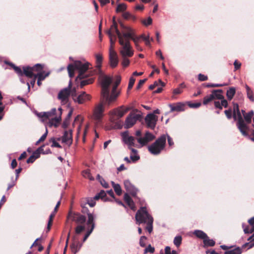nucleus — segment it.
Masks as SVG:
<instances>
[{
    "label": "nucleus",
    "instance_id": "obj_1",
    "mask_svg": "<svg viewBox=\"0 0 254 254\" xmlns=\"http://www.w3.org/2000/svg\"><path fill=\"white\" fill-rule=\"evenodd\" d=\"M101 87V96L105 103L110 105L115 102L121 93V90L118 88L121 81L120 76H116V80L110 91V85L113 82V77L101 73L99 77Z\"/></svg>",
    "mask_w": 254,
    "mask_h": 254
},
{
    "label": "nucleus",
    "instance_id": "obj_2",
    "mask_svg": "<svg viewBox=\"0 0 254 254\" xmlns=\"http://www.w3.org/2000/svg\"><path fill=\"white\" fill-rule=\"evenodd\" d=\"M90 63L88 62H82L80 61H76L73 64H69L67 66V71L69 76L71 78L74 76V70L78 71V75L76 77V80L78 78L81 79L87 77L88 73H86V71L90 68Z\"/></svg>",
    "mask_w": 254,
    "mask_h": 254
},
{
    "label": "nucleus",
    "instance_id": "obj_3",
    "mask_svg": "<svg viewBox=\"0 0 254 254\" xmlns=\"http://www.w3.org/2000/svg\"><path fill=\"white\" fill-rule=\"evenodd\" d=\"M166 136L163 134L159 137L153 143L148 146L149 151L153 155H158L161 153L165 146Z\"/></svg>",
    "mask_w": 254,
    "mask_h": 254
},
{
    "label": "nucleus",
    "instance_id": "obj_4",
    "mask_svg": "<svg viewBox=\"0 0 254 254\" xmlns=\"http://www.w3.org/2000/svg\"><path fill=\"white\" fill-rule=\"evenodd\" d=\"M119 42L121 46L120 54L122 58L131 57L133 55L134 51L130 45V41L123 38H120Z\"/></svg>",
    "mask_w": 254,
    "mask_h": 254
},
{
    "label": "nucleus",
    "instance_id": "obj_5",
    "mask_svg": "<svg viewBox=\"0 0 254 254\" xmlns=\"http://www.w3.org/2000/svg\"><path fill=\"white\" fill-rule=\"evenodd\" d=\"M234 112H237L238 117V122L237 126L242 134L245 136H248L247 130H248V127L245 124L239 109V106L237 104L234 105Z\"/></svg>",
    "mask_w": 254,
    "mask_h": 254
},
{
    "label": "nucleus",
    "instance_id": "obj_6",
    "mask_svg": "<svg viewBox=\"0 0 254 254\" xmlns=\"http://www.w3.org/2000/svg\"><path fill=\"white\" fill-rule=\"evenodd\" d=\"M136 223L138 225L141 223H145L149 221L150 218H153L147 212L145 207H141L135 214Z\"/></svg>",
    "mask_w": 254,
    "mask_h": 254
},
{
    "label": "nucleus",
    "instance_id": "obj_7",
    "mask_svg": "<svg viewBox=\"0 0 254 254\" xmlns=\"http://www.w3.org/2000/svg\"><path fill=\"white\" fill-rule=\"evenodd\" d=\"M71 87V80H70L68 86L62 89L58 95V99L60 101L62 105H65L68 103L70 93L69 88Z\"/></svg>",
    "mask_w": 254,
    "mask_h": 254
},
{
    "label": "nucleus",
    "instance_id": "obj_8",
    "mask_svg": "<svg viewBox=\"0 0 254 254\" xmlns=\"http://www.w3.org/2000/svg\"><path fill=\"white\" fill-rule=\"evenodd\" d=\"M121 26L126 30V32L124 33V38L129 41L131 39L134 42L136 47H137L140 37L135 35L133 30L131 28L126 26L122 23H121Z\"/></svg>",
    "mask_w": 254,
    "mask_h": 254
},
{
    "label": "nucleus",
    "instance_id": "obj_9",
    "mask_svg": "<svg viewBox=\"0 0 254 254\" xmlns=\"http://www.w3.org/2000/svg\"><path fill=\"white\" fill-rule=\"evenodd\" d=\"M23 75H25L26 77L29 78H33L34 76L33 72L34 71H39L42 70L43 68V65L40 64H37L34 66L30 67L29 66H23Z\"/></svg>",
    "mask_w": 254,
    "mask_h": 254
},
{
    "label": "nucleus",
    "instance_id": "obj_10",
    "mask_svg": "<svg viewBox=\"0 0 254 254\" xmlns=\"http://www.w3.org/2000/svg\"><path fill=\"white\" fill-rule=\"evenodd\" d=\"M104 106L103 102H101L97 104L94 110L93 119L96 123H99L104 115Z\"/></svg>",
    "mask_w": 254,
    "mask_h": 254
},
{
    "label": "nucleus",
    "instance_id": "obj_11",
    "mask_svg": "<svg viewBox=\"0 0 254 254\" xmlns=\"http://www.w3.org/2000/svg\"><path fill=\"white\" fill-rule=\"evenodd\" d=\"M155 138V136L149 131H146L143 137L137 138V141L139 144V147H141L146 145L148 142Z\"/></svg>",
    "mask_w": 254,
    "mask_h": 254
},
{
    "label": "nucleus",
    "instance_id": "obj_12",
    "mask_svg": "<svg viewBox=\"0 0 254 254\" xmlns=\"http://www.w3.org/2000/svg\"><path fill=\"white\" fill-rule=\"evenodd\" d=\"M122 138L124 142L126 144L128 148L130 150L134 149L132 147L137 146L135 144V138L132 136H129L127 131L122 133Z\"/></svg>",
    "mask_w": 254,
    "mask_h": 254
},
{
    "label": "nucleus",
    "instance_id": "obj_13",
    "mask_svg": "<svg viewBox=\"0 0 254 254\" xmlns=\"http://www.w3.org/2000/svg\"><path fill=\"white\" fill-rule=\"evenodd\" d=\"M141 117L139 114H130L127 117L125 123V127L128 128L132 127Z\"/></svg>",
    "mask_w": 254,
    "mask_h": 254
},
{
    "label": "nucleus",
    "instance_id": "obj_14",
    "mask_svg": "<svg viewBox=\"0 0 254 254\" xmlns=\"http://www.w3.org/2000/svg\"><path fill=\"white\" fill-rule=\"evenodd\" d=\"M158 117L154 114H148L145 118V122L147 127L153 129L156 125Z\"/></svg>",
    "mask_w": 254,
    "mask_h": 254
},
{
    "label": "nucleus",
    "instance_id": "obj_15",
    "mask_svg": "<svg viewBox=\"0 0 254 254\" xmlns=\"http://www.w3.org/2000/svg\"><path fill=\"white\" fill-rule=\"evenodd\" d=\"M124 186L126 190L131 195L135 197L138 190L129 180H127L124 181Z\"/></svg>",
    "mask_w": 254,
    "mask_h": 254
},
{
    "label": "nucleus",
    "instance_id": "obj_16",
    "mask_svg": "<svg viewBox=\"0 0 254 254\" xmlns=\"http://www.w3.org/2000/svg\"><path fill=\"white\" fill-rule=\"evenodd\" d=\"M62 142L68 145H70L72 143V130H65L64 132L63 136L61 138Z\"/></svg>",
    "mask_w": 254,
    "mask_h": 254
},
{
    "label": "nucleus",
    "instance_id": "obj_17",
    "mask_svg": "<svg viewBox=\"0 0 254 254\" xmlns=\"http://www.w3.org/2000/svg\"><path fill=\"white\" fill-rule=\"evenodd\" d=\"M90 99L91 97L89 94L85 92H82L78 96H77L73 101L75 103L82 104L86 101L90 100Z\"/></svg>",
    "mask_w": 254,
    "mask_h": 254
},
{
    "label": "nucleus",
    "instance_id": "obj_18",
    "mask_svg": "<svg viewBox=\"0 0 254 254\" xmlns=\"http://www.w3.org/2000/svg\"><path fill=\"white\" fill-rule=\"evenodd\" d=\"M109 61L112 67H115L119 63V59L116 52H111L109 53Z\"/></svg>",
    "mask_w": 254,
    "mask_h": 254
},
{
    "label": "nucleus",
    "instance_id": "obj_19",
    "mask_svg": "<svg viewBox=\"0 0 254 254\" xmlns=\"http://www.w3.org/2000/svg\"><path fill=\"white\" fill-rule=\"evenodd\" d=\"M123 29L124 30V31H123L122 33H121L117 28V24L115 21V17H114L113 24L111 25V28L109 31H110L112 34L113 32H115L118 36L119 40H120V38H124V33L126 32V30L124 28Z\"/></svg>",
    "mask_w": 254,
    "mask_h": 254
},
{
    "label": "nucleus",
    "instance_id": "obj_20",
    "mask_svg": "<svg viewBox=\"0 0 254 254\" xmlns=\"http://www.w3.org/2000/svg\"><path fill=\"white\" fill-rule=\"evenodd\" d=\"M5 63L6 64H9L14 69L15 71L18 75L20 82L22 83H25V82L23 78V72H22V70H21V69L19 67L15 66L13 64H12L11 63H9L7 61H5Z\"/></svg>",
    "mask_w": 254,
    "mask_h": 254
},
{
    "label": "nucleus",
    "instance_id": "obj_21",
    "mask_svg": "<svg viewBox=\"0 0 254 254\" xmlns=\"http://www.w3.org/2000/svg\"><path fill=\"white\" fill-rule=\"evenodd\" d=\"M70 217L72 221L80 224H84L86 220L85 216L80 214H74L71 215Z\"/></svg>",
    "mask_w": 254,
    "mask_h": 254
},
{
    "label": "nucleus",
    "instance_id": "obj_22",
    "mask_svg": "<svg viewBox=\"0 0 254 254\" xmlns=\"http://www.w3.org/2000/svg\"><path fill=\"white\" fill-rule=\"evenodd\" d=\"M248 222L251 226V229H249V226H246L244 224H243L242 225V227L245 234L252 233L253 232H254V217L250 219L248 221Z\"/></svg>",
    "mask_w": 254,
    "mask_h": 254
},
{
    "label": "nucleus",
    "instance_id": "obj_23",
    "mask_svg": "<svg viewBox=\"0 0 254 254\" xmlns=\"http://www.w3.org/2000/svg\"><path fill=\"white\" fill-rule=\"evenodd\" d=\"M169 106L171 109V112L184 111V105L181 103H178L176 105L169 104Z\"/></svg>",
    "mask_w": 254,
    "mask_h": 254
},
{
    "label": "nucleus",
    "instance_id": "obj_24",
    "mask_svg": "<svg viewBox=\"0 0 254 254\" xmlns=\"http://www.w3.org/2000/svg\"><path fill=\"white\" fill-rule=\"evenodd\" d=\"M124 200L131 209L135 210L134 202L128 193L125 194Z\"/></svg>",
    "mask_w": 254,
    "mask_h": 254
},
{
    "label": "nucleus",
    "instance_id": "obj_25",
    "mask_svg": "<svg viewBox=\"0 0 254 254\" xmlns=\"http://www.w3.org/2000/svg\"><path fill=\"white\" fill-rule=\"evenodd\" d=\"M130 150L131 151V153L130 155V158L132 162H135L140 158V157L138 154V151L135 149H131Z\"/></svg>",
    "mask_w": 254,
    "mask_h": 254
},
{
    "label": "nucleus",
    "instance_id": "obj_26",
    "mask_svg": "<svg viewBox=\"0 0 254 254\" xmlns=\"http://www.w3.org/2000/svg\"><path fill=\"white\" fill-rule=\"evenodd\" d=\"M124 106H122L120 107L115 109L113 111V114L116 115L118 118L123 117L125 113L123 110Z\"/></svg>",
    "mask_w": 254,
    "mask_h": 254
},
{
    "label": "nucleus",
    "instance_id": "obj_27",
    "mask_svg": "<svg viewBox=\"0 0 254 254\" xmlns=\"http://www.w3.org/2000/svg\"><path fill=\"white\" fill-rule=\"evenodd\" d=\"M82 244H80L79 242H74L70 246V248L72 252L75 254L80 250Z\"/></svg>",
    "mask_w": 254,
    "mask_h": 254
},
{
    "label": "nucleus",
    "instance_id": "obj_28",
    "mask_svg": "<svg viewBox=\"0 0 254 254\" xmlns=\"http://www.w3.org/2000/svg\"><path fill=\"white\" fill-rule=\"evenodd\" d=\"M223 91L221 89L214 90L212 91V94L213 95L214 99H223L224 96L222 94Z\"/></svg>",
    "mask_w": 254,
    "mask_h": 254
},
{
    "label": "nucleus",
    "instance_id": "obj_29",
    "mask_svg": "<svg viewBox=\"0 0 254 254\" xmlns=\"http://www.w3.org/2000/svg\"><path fill=\"white\" fill-rule=\"evenodd\" d=\"M88 215V220L87 222V224L89 226L91 225V228L92 227V226H94V228H95V222H94V219L95 217L94 215L92 213H87Z\"/></svg>",
    "mask_w": 254,
    "mask_h": 254
},
{
    "label": "nucleus",
    "instance_id": "obj_30",
    "mask_svg": "<svg viewBox=\"0 0 254 254\" xmlns=\"http://www.w3.org/2000/svg\"><path fill=\"white\" fill-rule=\"evenodd\" d=\"M236 93V89L235 87H230L226 93V96L228 100H231L235 95Z\"/></svg>",
    "mask_w": 254,
    "mask_h": 254
},
{
    "label": "nucleus",
    "instance_id": "obj_31",
    "mask_svg": "<svg viewBox=\"0 0 254 254\" xmlns=\"http://www.w3.org/2000/svg\"><path fill=\"white\" fill-rule=\"evenodd\" d=\"M193 234L198 238L203 240L207 238V235L203 231L199 230H196L193 232Z\"/></svg>",
    "mask_w": 254,
    "mask_h": 254
},
{
    "label": "nucleus",
    "instance_id": "obj_32",
    "mask_svg": "<svg viewBox=\"0 0 254 254\" xmlns=\"http://www.w3.org/2000/svg\"><path fill=\"white\" fill-rule=\"evenodd\" d=\"M253 115H254V112L253 111L249 112L247 114H244V119L246 122V123H245L246 124V125H247V124H249L251 123V121H252V118ZM247 126L248 127V126Z\"/></svg>",
    "mask_w": 254,
    "mask_h": 254
},
{
    "label": "nucleus",
    "instance_id": "obj_33",
    "mask_svg": "<svg viewBox=\"0 0 254 254\" xmlns=\"http://www.w3.org/2000/svg\"><path fill=\"white\" fill-rule=\"evenodd\" d=\"M113 188L117 195H120L122 194V190L120 185L118 184H115L114 182H111Z\"/></svg>",
    "mask_w": 254,
    "mask_h": 254
},
{
    "label": "nucleus",
    "instance_id": "obj_34",
    "mask_svg": "<svg viewBox=\"0 0 254 254\" xmlns=\"http://www.w3.org/2000/svg\"><path fill=\"white\" fill-rule=\"evenodd\" d=\"M203 244L204 247H212L215 245V242L212 239H209L207 236V238H205L203 240Z\"/></svg>",
    "mask_w": 254,
    "mask_h": 254
},
{
    "label": "nucleus",
    "instance_id": "obj_35",
    "mask_svg": "<svg viewBox=\"0 0 254 254\" xmlns=\"http://www.w3.org/2000/svg\"><path fill=\"white\" fill-rule=\"evenodd\" d=\"M38 73L35 75L37 76V78H39V80H43L45 78L48 76L50 72H45V71H42V70L38 71Z\"/></svg>",
    "mask_w": 254,
    "mask_h": 254
},
{
    "label": "nucleus",
    "instance_id": "obj_36",
    "mask_svg": "<svg viewBox=\"0 0 254 254\" xmlns=\"http://www.w3.org/2000/svg\"><path fill=\"white\" fill-rule=\"evenodd\" d=\"M153 218H150L149 221H148L145 223L147 224V226L146 227L145 229L149 233H151L153 230Z\"/></svg>",
    "mask_w": 254,
    "mask_h": 254
},
{
    "label": "nucleus",
    "instance_id": "obj_37",
    "mask_svg": "<svg viewBox=\"0 0 254 254\" xmlns=\"http://www.w3.org/2000/svg\"><path fill=\"white\" fill-rule=\"evenodd\" d=\"M96 62H97V66L96 67L98 68V69L100 70V68L101 66V63L102 62V56L101 54H98L96 55Z\"/></svg>",
    "mask_w": 254,
    "mask_h": 254
},
{
    "label": "nucleus",
    "instance_id": "obj_38",
    "mask_svg": "<svg viewBox=\"0 0 254 254\" xmlns=\"http://www.w3.org/2000/svg\"><path fill=\"white\" fill-rule=\"evenodd\" d=\"M242 253V250L239 247L234 249L227 251L224 253V254H241Z\"/></svg>",
    "mask_w": 254,
    "mask_h": 254
},
{
    "label": "nucleus",
    "instance_id": "obj_39",
    "mask_svg": "<svg viewBox=\"0 0 254 254\" xmlns=\"http://www.w3.org/2000/svg\"><path fill=\"white\" fill-rule=\"evenodd\" d=\"M93 79L92 78H89L88 79H83L81 81L80 83V86L81 88H82L85 85L91 84L93 82Z\"/></svg>",
    "mask_w": 254,
    "mask_h": 254
},
{
    "label": "nucleus",
    "instance_id": "obj_40",
    "mask_svg": "<svg viewBox=\"0 0 254 254\" xmlns=\"http://www.w3.org/2000/svg\"><path fill=\"white\" fill-rule=\"evenodd\" d=\"M127 5L125 3H120L117 5L116 8L117 12H124L127 9Z\"/></svg>",
    "mask_w": 254,
    "mask_h": 254
},
{
    "label": "nucleus",
    "instance_id": "obj_41",
    "mask_svg": "<svg viewBox=\"0 0 254 254\" xmlns=\"http://www.w3.org/2000/svg\"><path fill=\"white\" fill-rule=\"evenodd\" d=\"M82 175L84 178H87L91 181L94 180V178L91 176L89 170H86L82 172Z\"/></svg>",
    "mask_w": 254,
    "mask_h": 254
},
{
    "label": "nucleus",
    "instance_id": "obj_42",
    "mask_svg": "<svg viewBox=\"0 0 254 254\" xmlns=\"http://www.w3.org/2000/svg\"><path fill=\"white\" fill-rule=\"evenodd\" d=\"M182 241V237L181 236H177L174 239V244L177 247H179L181 245Z\"/></svg>",
    "mask_w": 254,
    "mask_h": 254
},
{
    "label": "nucleus",
    "instance_id": "obj_43",
    "mask_svg": "<svg viewBox=\"0 0 254 254\" xmlns=\"http://www.w3.org/2000/svg\"><path fill=\"white\" fill-rule=\"evenodd\" d=\"M214 97H213V95H212V94L211 93V94L209 95H207V96H206L204 99H203V103L204 105H206L209 102H210V101H212L213 100H214Z\"/></svg>",
    "mask_w": 254,
    "mask_h": 254
},
{
    "label": "nucleus",
    "instance_id": "obj_44",
    "mask_svg": "<svg viewBox=\"0 0 254 254\" xmlns=\"http://www.w3.org/2000/svg\"><path fill=\"white\" fill-rule=\"evenodd\" d=\"M69 92H70V96H71L73 100L75 99V98L77 97V93H76V87H70L69 88Z\"/></svg>",
    "mask_w": 254,
    "mask_h": 254
},
{
    "label": "nucleus",
    "instance_id": "obj_45",
    "mask_svg": "<svg viewBox=\"0 0 254 254\" xmlns=\"http://www.w3.org/2000/svg\"><path fill=\"white\" fill-rule=\"evenodd\" d=\"M61 120V117H55L54 118H52L50 122V124L51 126H57V125L60 123Z\"/></svg>",
    "mask_w": 254,
    "mask_h": 254
},
{
    "label": "nucleus",
    "instance_id": "obj_46",
    "mask_svg": "<svg viewBox=\"0 0 254 254\" xmlns=\"http://www.w3.org/2000/svg\"><path fill=\"white\" fill-rule=\"evenodd\" d=\"M38 116L40 118L47 119L51 118L52 116L49 112H41L38 114Z\"/></svg>",
    "mask_w": 254,
    "mask_h": 254
},
{
    "label": "nucleus",
    "instance_id": "obj_47",
    "mask_svg": "<svg viewBox=\"0 0 254 254\" xmlns=\"http://www.w3.org/2000/svg\"><path fill=\"white\" fill-rule=\"evenodd\" d=\"M43 146L39 147L36 151H35L32 154V155L36 159L40 157V152L43 150Z\"/></svg>",
    "mask_w": 254,
    "mask_h": 254
},
{
    "label": "nucleus",
    "instance_id": "obj_48",
    "mask_svg": "<svg viewBox=\"0 0 254 254\" xmlns=\"http://www.w3.org/2000/svg\"><path fill=\"white\" fill-rule=\"evenodd\" d=\"M50 141L52 143L51 145L52 147H58V148H62L61 145L57 142L56 139L54 137H52L50 139Z\"/></svg>",
    "mask_w": 254,
    "mask_h": 254
},
{
    "label": "nucleus",
    "instance_id": "obj_49",
    "mask_svg": "<svg viewBox=\"0 0 254 254\" xmlns=\"http://www.w3.org/2000/svg\"><path fill=\"white\" fill-rule=\"evenodd\" d=\"M106 195V192L104 190H101L100 192L97 193L95 196L94 199H99L101 198L102 199H104V197Z\"/></svg>",
    "mask_w": 254,
    "mask_h": 254
},
{
    "label": "nucleus",
    "instance_id": "obj_50",
    "mask_svg": "<svg viewBox=\"0 0 254 254\" xmlns=\"http://www.w3.org/2000/svg\"><path fill=\"white\" fill-rule=\"evenodd\" d=\"M184 83H182L180 85V87L175 89L174 90L173 93L175 94H179L182 92V88L185 87Z\"/></svg>",
    "mask_w": 254,
    "mask_h": 254
},
{
    "label": "nucleus",
    "instance_id": "obj_51",
    "mask_svg": "<svg viewBox=\"0 0 254 254\" xmlns=\"http://www.w3.org/2000/svg\"><path fill=\"white\" fill-rule=\"evenodd\" d=\"M227 85L226 83L223 84H212V83H207L206 84L205 86L207 87H222L224 86Z\"/></svg>",
    "mask_w": 254,
    "mask_h": 254
},
{
    "label": "nucleus",
    "instance_id": "obj_52",
    "mask_svg": "<svg viewBox=\"0 0 254 254\" xmlns=\"http://www.w3.org/2000/svg\"><path fill=\"white\" fill-rule=\"evenodd\" d=\"M128 57L122 58L123 60L122 62V64L124 67L127 66L129 64L130 61L128 60Z\"/></svg>",
    "mask_w": 254,
    "mask_h": 254
},
{
    "label": "nucleus",
    "instance_id": "obj_53",
    "mask_svg": "<svg viewBox=\"0 0 254 254\" xmlns=\"http://www.w3.org/2000/svg\"><path fill=\"white\" fill-rule=\"evenodd\" d=\"M155 251V249L152 247L151 245H149L148 247L144 250V253L147 254V253H153Z\"/></svg>",
    "mask_w": 254,
    "mask_h": 254
},
{
    "label": "nucleus",
    "instance_id": "obj_54",
    "mask_svg": "<svg viewBox=\"0 0 254 254\" xmlns=\"http://www.w3.org/2000/svg\"><path fill=\"white\" fill-rule=\"evenodd\" d=\"M94 230V226H92V227L90 228V229L88 230L87 232H86V234L85 235L83 239V242H85L87 239L88 238V237L90 236V235L92 232L93 230Z\"/></svg>",
    "mask_w": 254,
    "mask_h": 254
},
{
    "label": "nucleus",
    "instance_id": "obj_55",
    "mask_svg": "<svg viewBox=\"0 0 254 254\" xmlns=\"http://www.w3.org/2000/svg\"><path fill=\"white\" fill-rule=\"evenodd\" d=\"M135 79L133 77H130L129 80V83L128 85L127 89L128 90L131 89L134 83L135 82Z\"/></svg>",
    "mask_w": 254,
    "mask_h": 254
},
{
    "label": "nucleus",
    "instance_id": "obj_56",
    "mask_svg": "<svg viewBox=\"0 0 254 254\" xmlns=\"http://www.w3.org/2000/svg\"><path fill=\"white\" fill-rule=\"evenodd\" d=\"M84 230L85 226L82 225H78L75 228V233L79 234Z\"/></svg>",
    "mask_w": 254,
    "mask_h": 254
},
{
    "label": "nucleus",
    "instance_id": "obj_57",
    "mask_svg": "<svg viewBox=\"0 0 254 254\" xmlns=\"http://www.w3.org/2000/svg\"><path fill=\"white\" fill-rule=\"evenodd\" d=\"M95 200H97V199H94V197L93 198L88 199L87 200V203L91 207L95 206L96 202Z\"/></svg>",
    "mask_w": 254,
    "mask_h": 254
},
{
    "label": "nucleus",
    "instance_id": "obj_58",
    "mask_svg": "<svg viewBox=\"0 0 254 254\" xmlns=\"http://www.w3.org/2000/svg\"><path fill=\"white\" fill-rule=\"evenodd\" d=\"M146 240L145 236H141L139 240V245L141 247H144L145 246V241Z\"/></svg>",
    "mask_w": 254,
    "mask_h": 254
},
{
    "label": "nucleus",
    "instance_id": "obj_59",
    "mask_svg": "<svg viewBox=\"0 0 254 254\" xmlns=\"http://www.w3.org/2000/svg\"><path fill=\"white\" fill-rule=\"evenodd\" d=\"M189 106L191 108H197L201 105L200 103H189L188 104Z\"/></svg>",
    "mask_w": 254,
    "mask_h": 254
},
{
    "label": "nucleus",
    "instance_id": "obj_60",
    "mask_svg": "<svg viewBox=\"0 0 254 254\" xmlns=\"http://www.w3.org/2000/svg\"><path fill=\"white\" fill-rule=\"evenodd\" d=\"M55 216V214L54 213H52V214H51V215H50V217H49V221H48V226H47V228L50 230V228H51V226L52 225V221H53V217H54Z\"/></svg>",
    "mask_w": 254,
    "mask_h": 254
},
{
    "label": "nucleus",
    "instance_id": "obj_61",
    "mask_svg": "<svg viewBox=\"0 0 254 254\" xmlns=\"http://www.w3.org/2000/svg\"><path fill=\"white\" fill-rule=\"evenodd\" d=\"M152 19L150 17H148L146 20L142 21V23L145 25H149L152 24Z\"/></svg>",
    "mask_w": 254,
    "mask_h": 254
},
{
    "label": "nucleus",
    "instance_id": "obj_62",
    "mask_svg": "<svg viewBox=\"0 0 254 254\" xmlns=\"http://www.w3.org/2000/svg\"><path fill=\"white\" fill-rule=\"evenodd\" d=\"M151 67L153 69V71L150 74L149 76L152 77L154 73L155 72L156 73H159L160 72V70L158 68L156 67V66L155 65H151Z\"/></svg>",
    "mask_w": 254,
    "mask_h": 254
},
{
    "label": "nucleus",
    "instance_id": "obj_63",
    "mask_svg": "<svg viewBox=\"0 0 254 254\" xmlns=\"http://www.w3.org/2000/svg\"><path fill=\"white\" fill-rule=\"evenodd\" d=\"M245 88H246V91H247V96H248L249 95H252L253 94V92L252 90L247 84H245Z\"/></svg>",
    "mask_w": 254,
    "mask_h": 254
},
{
    "label": "nucleus",
    "instance_id": "obj_64",
    "mask_svg": "<svg viewBox=\"0 0 254 254\" xmlns=\"http://www.w3.org/2000/svg\"><path fill=\"white\" fill-rule=\"evenodd\" d=\"M131 15V14L129 12H125L123 13L122 16L125 19L129 20Z\"/></svg>",
    "mask_w": 254,
    "mask_h": 254
}]
</instances>
